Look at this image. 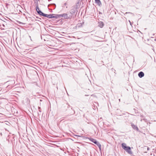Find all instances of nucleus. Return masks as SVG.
I'll use <instances>...</instances> for the list:
<instances>
[{
  "label": "nucleus",
  "mask_w": 156,
  "mask_h": 156,
  "mask_svg": "<svg viewBox=\"0 0 156 156\" xmlns=\"http://www.w3.org/2000/svg\"><path fill=\"white\" fill-rule=\"evenodd\" d=\"M126 145V144L124 143H123L122 144V147L129 154H132V153L130 147H127Z\"/></svg>",
  "instance_id": "obj_1"
},
{
  "label": "nucleus",
  "mask_w": 156,
  "mask_h": 156,
  "mask_svg": "<svg viewBox=\"0 0 156 156\" xmlns=\"http://www.w3.org/2000/svg\"><path fill=\"white\" fill-rule=\"evenodd\" d=\"M67 5V4H66V3H65L64 4V5Z\"/></svg>",
  "instance_id": "obj_12"
},
{
  "label": "nucleus",
  "mask_w": 156,
  "mask_h": 156,
  "mask_svg": "<svg viewBox=\"0 0 156 156\" xmlns=\"http://www.w3.org/2000/svg\"><path fill=\"white\" fill-rule=\"evenodd\" d=\"M2 22H3V20H2Z\"/></svg>",
  "instance_id": "obj_16"
},
{
  "label": "nucleus",
  "mask_w": 156,
  "mask_h": 156,
  "mask_svg": "<svg viewBox=\"0 0 156 156\" xmlns=\"http://www.w3.org/2000/svg\"><path fill=\"white\" fill-rule=\"evenodd\" d=\"M2 25H3V26H4V24H2Z\"/></svg>",
  "instance_id": "obj_14"
},
{
  "label": "nucleus",
  "mask_w": 156,
  "mask_h": 156,
  "mask_svg": "<svg viewBox=\"0 0 156 156\" xmlns=\"http://www.w3.org/2000/svg\"><path fill=\"white\" fill-rule=\"evenodd\" d=\"M104 24L103 22H100L99 23V24L98 26L100 27L101 28H102L104 26Z\"/></svg>",
  "instance_id": "obj_11"
},
{
  "label": "nucleus",
  "mask_w": 156,
  "mask_h": 156,
  "mask_svg": "<svg viewBox=\"0 0 156 156\" xmlns=\"http://www.w3.org/2000/svg\"><path fill=\"white\" fill-rule=\"evenodd\" d=\"M39 111H40V112H41V110H39Z\"/></svg>",
  "instance_id": "obj_15"
},
{
  "label": "nucleus",
  "mask_w": 156,
  "mask_h": 156,
  "mask_svg": "<svg viewBox=\"0 0 156 156\" xmlns=\"http://www.w3.org/2000/svg\"><path fill=\"white\" fill-rule=\"evenodd\" d=\"M40 108H40V107H38V109H40Z\"/></svg>",
  "instance_id": "obj_13"
},
{
  "label": "nucleus",
  "mask_w": 156,
  "mask_h": 156,
  "mask_svg": "<svg viewBox=\"0 0 156 156\" xmlns=\"http://www.w3.org/2000/svg\"><path fill=\"white\" fill-rule=\"evenodd\" d=\"M77 8L76 5L73 6L70 11V14L71 15H72L74 14L77 11Z\"/></svg>",
  "instance_id": "obj_3"
},
{
  "label": "nucleus",
  "mask_w": 156,
  "mask_h": 156,
  "mask_svg": "<svg viewBox=\"0 0 156 156\" xmlns=\"http://www.w3.org/2000/svg\"><path fill=\"white\" fill-rule=\"evenodd\" d=\"M4 92H4V91L3 92V93H4Z\"/></svg>",
  "instance_id": "obj_18"
},
{
  "label": "nucleus",
  "mask_w": 156,
  "mask_h": 156,
  "mask_svg": "<svg viewBox=\"0 0 156 156\" xmlns=\"http://www.w3.org/2000/svg\"><path fill=\"white\" fill-rule=\"evenodd\" d=\"M7 83L9 84L7 86V87L8 88L11 89L13 87V86H12L15 84V82L14 80H13L10 81H8L7 82Z\"/></svg>",
  "instance_id": "obj_5"
},
{
  "label": "nucleus",
  "mask_w": 156,
  "mask_h": 156,
  "mask_svg": "<svg viewBox=\"0 0 156 156\" xmlns=\"http://www.w3.org/2000/svg\"><path fill=\"white\" fill-rule=\"evenodd\" d=\"M95 2L99 6L101 5V3L100 0H95Z\"/></svg>",
  "instance_id": "obj_10"
},
{
  "label": "nucleus",
  "mask_w": 156,
  "mask_h": 156,
  "mask_svg": "<svg viewBox=\"0 0 156 156\" xmlns=\"http://www.w3.org/2000/svg\"><path fill=\"white\" fill-rule=\"evenodd\" d=\"M36 10H37V12L39 14L43 16V14L41 13H44L41 12V11L40 10L38 5H37L36 6Z\"/></svg>",
  "instance_id": "obj_7"
},
{
  "label": "nucleus",
  "mask_w": 156,
  "mask_h": 156,
  "mask_svg": "<svg viewBox=\"0 0 156 156\" xmlns=\"http://www.w3.org/2000/svg\"><path fill=\"white\" fill-rule=\"evenodd\" d=\"M62 17H64L65 19H71L72 18V15L66 13H64L60 15Z\"/></svg>",
  "instance_id": "obj_4"
},
{
  "label": "nucleus",
  "mask_w": 156,
  "mask_h": 156,
  "mask_svg": "<svg viewBox=\"0 0 156 156\" xmlns=\"http://www.w3.org/2000/svg\"><path fill=\"white\" fill-rule=\"evenodd\" d=\"M43 14V16L44 17H48L49 18H56L57 17L54 16L53 15V14H51L49 15H48L47 14H45L44 13H42Z\"/></svg>",
  "instance_id": "obj_6"
},
{
  "label": "nucleus",
  "mask_w": 156,
  "mask_h": 156,
  "mask_svg": "<svg viewBox=\"0 0 156 156\" xmlns=\"http://www.w3.org/2000/svg\"><path fill=\"white\" fill-rule=\"evenodd\" d=\"M131 126L134 129H136L137 130H138V128L137 126L136 125H134L133 124H131Z\"/></svg>",
  "instance_id": "obj_9"
},
{
  "label": "nucleus",
  "mask_w": 156,
  "mask_h": 156,
  "mask_svg": "<svg viewBox=\"0 0 156 156\" xmlns=\"http://www.w3.org/2000/svg\"><path fill=\"white\" fill-rule=\"evenodd\" d=\"M138 75L140 78H141L144 76V73L143 72H140L139 73Z\"/></svg>",
  "instance_id": "obj_8"
},
{
  "label": "nucleus",
  "mask_w": 156,
  "mask_h": 156,
  "mask_svg": "<svg viewBox=\"0 0 156 156\" xmlns=\"http://www.w3.org/2000/svg\"><path fill=\"white\" fill-rule=\"evenodd\" d=\"M66 8H67V6H66Z\"/></svg>",
  "instance_id": "obj_17"
},
{
  "label": "nucleus",
  "mask_w": 156,
  "mask_h": 156,
  "mask_svg": "<svg viewBox=\"0 0 156 156\" xmlns=\"http://www.w3.org/2000/svg\"><path fill=\"white\" fill-rule=\"evenodd\" d=\"M89 139L90 141H91L92 142L94 143V144H96L98 146L99 149L100 150H101V145L100 144L99 142L97 141L95 139L92 138H90Z\"/></svg>",
  "instance_id": "obj_2"
}]
</instances>
